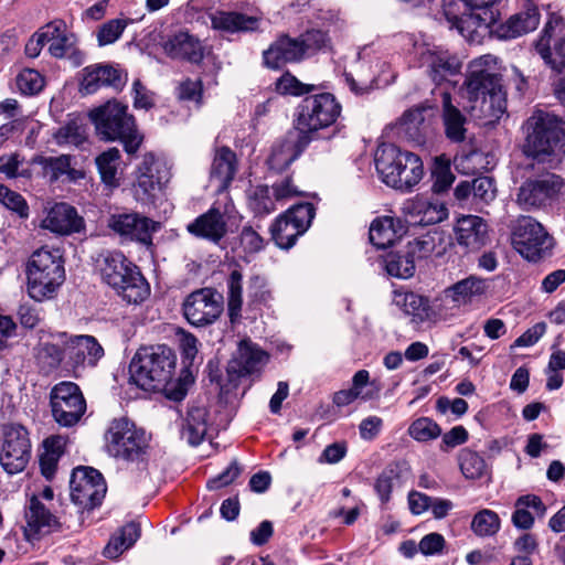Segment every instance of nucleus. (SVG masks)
<instances>
[{
  "label": "nucleus",
  "instance_id": "56",
  "mask_svg": "<svg viewBox=\"0 0 565 565\" xmlns=\"http://www.w3.org/2000/svg\"><path fill=\"white\" fill-rule=\"evenodd\" d=\"M431 177L434 179L433 191L435 193H443L447 191L455 181L450 163L441 158L435 159Z\"/></svg>",
  "mask_w": 565,
  "mask_h": 565
},
{
  "label": "nucleus",
  "instance_id": "47",
  "mask_svg": "<svg viewBox=\"0 0 565 565\" xmlns=\"http://www.w3.org/2000/svg\"><path fill=\"white\" fill-rule=\"evenodd\" d=\"M301 150L296 140L289 138L282 140L273 148L268 158L269 168L275 171H282L297 159Z\"/></svg>",
  "mask_w": 565,
  "mask_h": 565
},
{
  "label": "nucleus",
  "instance_id": "28",
  "mask_svg": "<svg viewBox=\"0 0 565 565\" xmlns=\"http://www.w3.org/2000/svg\"><path fill=\"white\" fill-rule=\"evenodd\" d=\"M41 226L56 234L70 235L78 233L84 227V221L72 205L56 203L50 209Z\"/></svg>",
  "mask_w": 565,
  "mask_h": 565
},
{
  "label": "nucleus",
  "instance_id": "64",
  "mask_svg": "<svg viewBox=\"0 0 565 565\" xmlns=\"http://www.w3.org/2000/svg\"><path fill=\"white\" fill-rule=\"evenodd\" d=\"M248 296L253 301L264 305L273 300L271 291L267 288L265 279L259 276H255L250 279Z\"/></svg>",
  "mask_w": 565,
  "mask_h": 565
},
{
  "label": "nucleus",
  "instance_id": "36",
  "mask_svg": "<svg viewBox=\"0 0 565 565\" xmlns=\"http://www.w3.org/2000/svg\"><path fill=\"white\" fill-rule=\"evenodd\" d=\"M425 108L417 106L406 110L398 122V132L408 140L422 145L427 135V125L424 117Z\"/></svg>",
  "mask_w": 565,
  "mask_h": 565
},
{
  "label": "nucleus",
  "instance_id": "17",
  "mask_svg": "<svg viewBox=\"0 0 565 565\" xmlns=\"http://www.w3.org/2000/svg\"><path fill=\"white\" fill-rule=\"evenodd\" d=\"M315 216L311 203L297 204L280 215L271 226L275 243L280 248H290L296 239L302 235Z\"/></svg>",
  "mask_w": 565,
  "mask_h": 565
},
{
  "label": "nucleus",
  "instance_id": "60",
  "mask_svg": "<svg viewBox=\"0 0 565 565\" xmlns=\"http://www.w3.org/2000/svg\"><path fill=\"white\" fill-rule=\"evenodd\" d=\"M17 86L25 95H34L44 87V77L35 70H23L17 77Z\"/></svg>",
  "mask_w": 565,
  "mask_h": 565
},
{
  "label": "nucleus",
  "instance_id": "11",
  "mask_svg": "<svg viewBox=\"0 0 565 565\" xmlns=\"http://www.w3.org/2000/svg\"><path fill=\"white\" fill-rule=\"evenodd\" d=\"M443 17L449 29H456L469 43L480 44L490 32V26L497 22L495 15L490 13L459 14V2L456 0L444 1Z\"/></svg>",
  "mask_w": 565,
  "mask_h": 565
},
{
  "label": "nucleus",
  "instance_id": "57",
  "mask_svg": "<svg viewBox=\"0 0 565 565\" xmlns=\"http://www.w3.org/2000/svg\"><path fill=\"white\" fill-rule=\"evenodd\" d=\"M436 238L437 233H427L413 239L407 245L408 254L415 262L428 258L436 249Z\"/></svg>",
  "mask_w": 565,
  "mask_h": 565
},
{
  "label": "nucleus",
  "instance_id": "20",
  "mask_svg": "<svg viewBox=\"0 0 565 565\" xmlns=\"http://www.w3.org/2000/svg\"><path fill=\"white\" fill-rule=\"evenodd\" d=\"M168 181V172L163 164L152 153L143 156L139 166V175L135 185V193L139 201H148L161 191Z\"/></svg>",
  "mask_w": 565,
  "mask_h": 565
},
{
  "label": "nucleus",
  "instance_id": "19",
  "mask_svg": "<svg viewBox=\"0 0 565 565\" xmlns=\"http://www.w3.org/2000/svg\"><path fill=\"white\" fill-rule=\"evenodd\" d=\"M108 227L126 241L150 246L160 224L139 213H117L108 218Z\"/></svg>",
  "mask_w": 565,
  "mask_h": 565
},
{
  "label": "nucleus",
  "instance_id": "1",
  "mask_svg": "<svg viewBox=\"0 0 565 565\" xmlns=\"http://www.w3.org/2000/svg\"><path fill=\"white\" fill-rule=\"evenodd\" d=\"M177 355L164 344L141 348L130 363L132 382L143 391L162 392L173 401L184 398L186 391L174 382Z\"/></svg>",
  "mask_w": 565,
  "mask_h": 565
},
{
  "label": "nucleus",
  "instance_id": "5",
  "mask_svg": "<svg viewBox=\"0 0 565 565\" xmlns=\"http://www.w3.org/2000/svg\"><path fill=\"white\" fill-rule=\"evenodd\" d=\"M97 135L106 141L119 140L128 153H135L142 141L128 107L117 100H108L89 111Z\"/></svg>",
  "mask_w": 565,
  "mask_h": 565
},
{
  "label": "nucleus",
  "instance_id": "46",
  "mask_svg": "<svg viewBox=\"0 0 565 565\" xmlns=\"http://www.w3.org/2000/svg\"><path fill=\"white\" fill-rule=\"evenodd\" d=\"M120 151L109 148L102 152L95 160L102 181L110 188L119 185L118 168L120 166Z\"/></svg>",
  "mask_w": 565,
  "mask_h": 565
},
{
  "label": "nucleus",
  "instance_id": "62",
  "mask_svg": "<svg viewBox=\"0 0 565 565\" xmlns=\"http://www.w3.org/2000/svg\"><path fill=\"white\" fill-rule=\"evenodd\" d=\"M177 334L179 337V348L183 363L191 365L198 354V339L183 330H180Z\"/></svg>",
  "mask_w": 565,
  "mask_h": 565
},
{
  "label": "nucleus",
  "instance_id": "10",
  "mask_svg": "<svg viewBox=\"0 0 565 565\" xmlns=\"http://www.w3.org/2000/svg\"><path fill=\"white\" fill-rule=\"evenodd\" d=\"M513 248L526 260L539 262L551 254L553 238L544 227L531 216L520 217L511 235Z\"/></svg>",
  "mask_w": 565,
  "mask_h": 565
},
{
  "label": "nucleus",
  "instance_id": "15",
  "mask_svg": "<svg viewBox=\"0 0 565 565\" xmlns=\"http://www.w3.org/2000/svg\"><path fill=\"white\" fill-rule=\"evenodd\" d=\"M71 499L83 510H93L105 498L107 487L103 475L92 467H77L71 480Z\"/></svg>",
  "mask_w": 565,
  "mask_h": 565
},
{
  "label": "nucleus",
  "instance_id": "50",
  "mask_svg": "<svg viewBox=\"0 0 565 565\" xmlns=\"http://www.w3.org/2000/svg\"><path fill=\"white\" fill-rule=\"evenodd\" d=\"M396 303L404 310L405 313L417 318L423 321L429 317V300L413 291L399 294L395 298Z\"/></svg>",
  "mask_w": 565,
  "mask_h": 565
},
{
  "label": "nucleus",
  "instance_id": "26",
  "mask_svg": "<svg viewBox=\"0 0 565 565\" xmlns=\"http://www.w3.org/2000/svg\"><path fill=\"white\" fill-rule=\"evenodd\" d=\"M268 360V355L250 340H242L237 351L228 363L230 374L246 376L258 372Z\"/></svg>",
  "mask_w": 565,
  "mask_h": 565
},
{
  "label": "nucleus",
  "instance_id": "53",
  "mask_svg": "<svg viewBox=\"0 0 565 565\" xmlns=\"http://www.w3.org/2000/svg\"><path fill=\"white\" fill-rule=\"evenodd\" d=\"M386 271L390 276L407 279L415 274V260L406 252L403 255H388L386 258Z\"/></svg>",
  "mask_w": 565,
  "mask_h": 565
},
{
  "label": "nucleus",
  "instance_id": "51",
  "mask_svg": "<svg viewBox=\"0 0 565 565\" xmlns=\"http://www.w3.org/2000/svg\"><path fill=\"white\" fill-rule=\"evenodd\" d=\"M499 515L489 509H483L475 514L471 521V530L478 536H492L500 530Z\"/></svg>",
  "mask_w": 565,
  "mask_h": 565
},
{
  "label": "nucleus",
  "instance_id": "49",
  "mask_svg": "<svg viewBox=\"0 0 565 565\" xmlns=\"http://www.w3.org/2000/svg\"><path fill=\"white\" fill-rule=\"evenodd\" d=\"M247 202L255 214L266 215L275 211L277 201L267 185H256L247 191Z\"/></svg>",
  "mask_w": 565,
  "mask_h": 565
},
{
  "label": "nucleus",
  "instance_id": "43",
  "mask_svg": "<svg viewBox=\"0 0 565 565\" xmlns=\"http://www.w3.org/2000/svg\"><path fill=\"white\" fill-rule=\"evenodd\" d=\"M60 147H79L87 140L86 126L79 118H71L52 135Z\"/></svg>",
  "mask_w": 565,
  "mask_h": 565
},
{
  "label": "nucleus",
  "instance_id": "63",
  "mask_svg": "<svg viewBox=\"0 0 565 565\" xmlns=\"http://www.w3.org/2000/svg\"><path fill=\"white\" fill-rule=\"evenodd\" d=\"M472 195L483 202H490L495 198V188L492 179L480 177L472 181Z\"/></svg>",
  "mask_w": 565,
  "mask_h": 565
},
{
  "label": "nucleus",
  "instance_id": "41",
  "mask_svg": "<svg viewBox=\"0 0 565 565\" xmlns=\"http://www.w3.org/2000/svg\"><path fill=\"white\" fill-rule=\"evenodd\" d=\"M66 440L62 436H51L43 441V451L40 455V468L42 475L52 479L55 475L57 462L64 451Z\"/></svg>",
  "mask_w": 565,
  "mask_h": 565
},
{
  "label": "nucleus",
  "instance_id": "42",
  "mask_svg": "<svg viewBox=\"0 0 565 565\" xmlns=\"http://www.w3.org/2000/svg\"><path fill=\"white\" fill-rule=\"evenodd\" d=\"M212 26L227 32L252 31L257 28L256 18L237 12L218 11L211 15Z\"/></svg>",
  "mask_w": 565,
  "mask_h": 565
},
{
  "label": "nucleus",
  "instance_id": "37",
  "mask_svg": "<svg viewBox=\"0 0 565 565\" xmlns=\"http://www.w3.org/2000/svg\"><path fill=\"white\" fill-rule=\"evenodd\" d=\"M411 216L414 224L434 225L448 217V209L443 202L419 199L413 203Z\"/></svg>",
  "mask_w": 565,
  "mask_h": 565
},
{
  "label": "nucleus",
  "instance_id": "7",
  "mask_svg": "<svg viewBox=\"0 0 565 565\" xmlns=\"http://www.w3.org/2000/svg\"><path fill=\"white\" fill-rule=\"evenodd\" d=\"M461 96L466 100L463 109L480 125L487 126L498 121L505 111V94L502 84L465 82Z\"/></svg>",
  "mask_w": 565,
  "mask_h": 565
},
{
  "label": "nucleus",
  "instance_id": "22",
  "mask_svg": "<svg viewBox=\"0 0 565 565\" xmlns=\"http://www.w3.org/2000/svg\"><path fill=\"white\" fill-rule=\"evenodd\" d=\"M127 76L110 65L95 64L83 68L79 90L85 95L96 93L102 87L121 89Z\"/></svg>",
  "mask_w": 565,
  "mask_h": 565
},
{
  "label": "nucleus",
  "instance_id": "27",
  "mask_svg": "<svg viewBox=\"0 0 565 565\" xmlns=\"http://www.w3.org/2000/svg\"><path fill=\"white\" fill-rule=\"evenodd\" d=\"M186 231L198 237L217 244L227 234L225 215L215 207L198 216L186 225Z\"/></svg>",
  "mask_w": 565,
  "mask_h": 565
},
{
  "label": "nucleus",
  "instance_id": "40",
  "mask_svg": "<svg viewBox=\"0 0 565 565\" xmlns=\"http://www.w3.org/2000/svg\"><path fill=\"white\" fill-rule=\"evenodd\" d=\"M498 57L492 54L482 55L470 63L469 73L465 82L484 83L488 85L501 84L500 76L495 73Z\"/></svg>",
  "mask_w": 565,
  "mask_h": 565
},
{
  "label": "nucleus",
  "instance_id": "59",
  "mask_svg": "<svg viewBox=\"0 0 565 565\" xmlns=\"http://www.w3.org/2000/svg\"><path fill=\"white\" fill-rule=\"evenodd\" d=\"M0 203L15 212L21 218L29 217V205L24 198L0 183Z\"/></svg>",
  "mask_w": 565,
  "mask_h": 565
},
{
  "label": "nucleus",
  "instance_id": "14",
  "mask_svg": "<svg viewBox=\"0 0 565 565\" xmlns=\"http://www.w3.org/2000/svg\"><path fill=\"white\" fill-rule=\"evenodd\" d=\"M50 403L55 422L64 427L77 424L86 411L85 398L73 382L56 384L51 391Z\"/></svg>",
  "mask_w": 565,
  "mask_h": 565
},
{
  "label": "nucleus",
  "instance_id": "32",
  "mask_svg": "<svg viewBox=\"0 0 565 565\" xmlns=\"http://www.w3.org/2000/svg\"><path fill=\"white\" fill-rule=\"evenodd\" d=\"M540 18L539 8L533 3H527L523 11L511 15L504 23L499 25L497 29L498 36L501 39H514L534 31L540 23Z\"/></svg>",
  "mask_w": 565,
  "mask_h": 565
},
{
  "label": "nucleus",
  "instance_id": "30",
  "mask_svg": "<svg viewBox=\"0 0 565 565\" xmlns=\"http://www.w3.org/2000/svg\"><path fill=\"white\" fill-rule=\"evenodd\" d=\"M420 61L430 78L437 84L446 81L448 76L458 74L461 68L459 60L447 51L426 50L422 53Z\"/></svg>",
  "mask_w": 565,
  "mask_h": 565
},
{
  "label": "nucleus",
  "instance_id": "4",
  "mask_svg": "<svg viewBox=\"0 0 565 565\" xmlns=\"http://www.w3.org/2000/svg\"><path fill=\"white\" fill-rule=\"evenodd\" d=\"M374 160L381 180L397 190H412L424 175L422 159L392 143L381 145Z\"/></svg>",
  "mask_w": 565,
  "mask_h": 565
},
{
  "label": "nucleus",
  "instance_id": "39",
  "mask_svg": "<svg viewBox=\"0 0 565 565\" xmlns=\"http://www.w3.org/2000/svg\"><path fill=\"white\" fill-rule=\"evenodd\" d=\"M487 280L477 276H469L445 290L446 297L457 303H467L473 297L481 296L487 291Z\"/></svg>",
  "mask_w": 565,
  "mask_h": 565
},
{
  "label": "nucleus",
  "instance_id": "2",
  "mask_svg": "<svg viewBox=\"0 0 565 565\" xmlns=\"http://www.w3.org/2000/svg\"><path fill=\"white\" fill-rule=\"evenodd\" d=\"M26 288L29 296L43 301L55 296L65 280L62 252L46 246L35 249L25 265Z\"/></svg>",
  "mask_w": 565,
  "mask_h": 565
},
{
  "label": "nucleus",
  "instance_id": "34",
  "mask_svg": "<svg viewBox=\"0 0 565 565\" xmlns=\"http://www.w3.org/2000/svg\"><path fill=\"white\" fill-rule=\"evenodd\" d=\"M404 226L399 220L391 216L375 218L370 226V242L377 248H387L404 234Z\"/></svg>",
  "mask_w": 565,
  "mask_h": 565
},
{
  "label": "nucleus",
  "instance_id": "29",
  "mask_svg": "<svg viewBox=\"0 0 565 565\" xmlns=\"http://www.w3.org/2000/svg\"><path fill=\"white\" fill-rule=\"evenodd\" d=\"M440 97V116L446 137L452 142L465 141L468 120L459 108V103L448 92H441Z\"/></svg>",
  "mask_w": 565,
  "mask_h": 565
},
{
  "label": "nucleus",
  "instance_id": "55",
  "mask_svg": "<svg viewBox=\"0 0 565 565\" xmlns=\"http://www.w3.org/2000/svg\"><path fill=\"white\" fill-rule=\"evenodd\" d=\"M408 434L417 441H429L441 435V428L433 419L420 417L411 424Z\"/></svg>",
  "mask_w": 565,
  "mask_h": 565
},
{
  "label": "nucleus",
  "instance_id": "18",
  "mask_svg": "<svg viewBox=\"0 0 565 565\" xmlns=\"http://www.w3.org/2000/svg\"><path fill=\"white\" fill-rule=\"evenodd\" d=\"M224 298L212 288L191 292L183 302L185 319L195 327L212 324L223 312Z\"/></svg>",
  "mask_w": 565,
  "mask_h": 565
},
{
  "label": "nucleus",
  "instance_id": "16",
  "mask_svg": "<svg viewBox=\"0 0 565 565\" xmlns=\"http://www.w3.org/2000/svg\"><path fill=\"white\" fill-rule=\"evenodd\" d=\"M31 458V441L28 430L21 425H8L3 428L0 447V465L9 475L25 469Z\"/></svg>",
  "mask_w": 565,
  "mask_h": 565
},
{
  "label": "nucleus",
  "instance_id": "44",
  "mask_svg": "<svg viewBox=\"0 0 565 565\" xmlns=\"http://www.w3.org/2000/svg\"><path fill=\"white\" fill-rule=\"evenodd\" d=\"M140 537V526L136 522L125 524L118 534L113 536L104 550L109 558L118 557L124 551L131 547Z\"/></svg>",
  "mask_w": 565,
  "mask_h": 565
},
{
  "label": "nucleus",
  "instance_id": "3",
  "mask_svg": "<svg viewBox=\"0 0 565 565\" xmlns=\"http://www.w3.org/2000/svg\"><path fill=\"white\" fill-rule=\"evenodd\" d=\"M97 263L103 280L128 303L138 305L149 297V284L138 267L122 253H104Z\"/></svg>",
  "mask_w": 565,
  "mask_h": 565
},
{
  "label": "nucleus",
  "instance_id": "45",
  "mask_svg": "<svg viewBox=\"0 0 565 565\" xmlns=\"http://www.w3.org/2000/svg\"><path fill=\"white\" fill-rule=\"evenodd\" d=\"M206 430V411L200 407L191 409L182 428V438L191 446H198L204 439Z\"/></svg>",
  "mask_w": 565,
  "mask_h": 565
},
{
  "label": "nucleus",
  "instance_id": "12",
  "mask_svg": "<svg viewBox=\"0 0 565 565\" xmlns=\"http://www.w3.org/2000/svg\"><path fill=\"white\" fill-rule=\"evenodd\" d=\"M564 188L565 181L561 175L544 172L521 184L516 194V203L524 210L542 207L557 199Z\"/></svg>",
  "mask_w": 565,
  "mask_h": 565
},
{
  "label": "nucleus",
  "instance_id": "8",
  "mask_svg": "<svg viewBox=\"0 0 565 565\" xmlns=\"http://www.w3.org/2000/svg\"><path fill=\"white\" fill-rule=\"evenodd\" d=\"M526 130L524 152L540 161H544L565 145V130L551 114L539 111L531 116L526 121Z\"/></svg>",
  "mask_w": 565,
  "mask_h": 565
},
{
  "label": "nucleus",
  "instance_id": "13",
  "mask_svg": "<svg viewBox=\"0 0 565 565\" xmlns=\"http://www.w3.org/2000/svg\"><path fill=\"white\" fill-rule=\"evenodd\" d=\"M340 115V105L329 93L307 97L299 110L297 127L301 134L332 125Z\"/></svg>",
  "mask_w": 565,
  "mask_h": 565
},
{
  "label": "nucleus",
  "instance_id": "9",
  "mask_svg": "<svg viewBox=\"0 0 565 565\" xmlns=\"http://www.w3.org/2000/svg\"><path fill=\"white\" fill-rule=\"evenodd\" d=\"M324 43V34L310 31L298 38L280 35L266 51L264 63L267 67L279 68L287 63H296L310 56Z\"/></svg>",
  "mask_w": 565,
  "mask_h": 565
},
{
  "label": "nucleus",
  "instance_id": "6",
  "mask_svg": "<svg viewBox=\"0 0 565 565\" xmlns=\"http://www.w3.org/2000/svg\"><path fill=\"white\" fill-rule=\"evenodd\" d=\"M107 451L126 461L147 468L149 436L126 417L115 418L105 433Z\"/></svg>",
  "mask_w": 565,
  "mask_h": 565
},
{
  "label": "nucleus",
  "instance_id": "25",
  "mask_svg": "<svg viewBox=\"0 0 565 565\" xmlns=\"http://www.w3.org/2000/svg\"><path fill=\"white\" fill-rule=\"evenodd\" d=\"M25 521L24 534L29 541L60 529L57 518L36 497L30 499L25 510Z\"/></svg>",
  "mask_w": 565,
  "mask_h": 565
},
{
  "label": "nucleus",
  "instance_id": "21",
  "mask_svg": "<svg viewBox=\"0 0 565 565\" xmlns=\"http://www.w3.org/2000/svg\"><path fill=\"white\" fill-rule=\"evenodd\" d=\"M455 239L468 252H477L489 242V225L478 215H460L454 225Z\"/></svg>",
  "mask_w": 565,
  "mask_h": 565
},
{
  "label": "nucleus",
  "instance_id": "23",
  "mask_svg": "<svg viewBox=\"0 0 565 565\" xmlns=\"http://www.w3.org/2000/svg\"><path fill=\"white\" fill-rule=\"evenodd\" d=\"M65 356L74 372L81 367L95 366L104 355V349L93 335H75L64 342Z\"/></svg>",
  "mask_w": 565,
  "mask_h": 565
},
{
  "label": "nucleus",
  "instance_id": "33",
  "mask_svg": "<svg viewBox=\"0 0 565 565\" xmlns=\"http://www.w3.org/2000/svg\"><path fill=\"white\" fill-rule=\"evenodd\" d=\"M236 154L227 147L216 150L210 172V180L217 191H224L236 173Z\"/></svg>",
  "mask_w": 565,
  "mask_h": 565
},
{
  "label": "nucleus",
  "instance_id": "35",
  "mask_svg": "<svg viewBox=\"0 0 565 565\" xmlns=\"http://www.w3.org/2000/svg\"><path fill=\"white\" fill-rule=\"evenodd\" d=\"M512 514V523L518 529L529 530L534 524V516L542 518L546 513V505L535 494H525L516 499Z\"/></svg>",
  "mask_w": 565,
  "mask_h": 565
},
{
  "label": "nucleus",
  "instance_id": "54",
  "mask_svg": "<svg viewBox=\"0 0 565 565\" xmlns=\"http://www.w3.org/2000/svg\"><path fill=\"white\" fill-rule=\"evenodd\" d=\"M131 22L132 20L128 18H117L103 23L96 34L98 45L106 46L115 43Z\"/></svg>",
  "mask_w": 565,
  "mask_h": 565
},
{
  "label": "nucleus",
  "instance_id": "38",
  "mask_svg": "<svg viewBox=\"0 0 565 565\" xmlns=\"http://www.w3.org/2000/svg\"><path fill=\"white\" fill-rule=\"evenodd\" d=\"M44 174L52 182L57 181L62 177H66L68 181H77L85 177L84 171L72 167V157L70 154H61L58 157H45L40 160Z\"/></svg>",
  "mask_w": 565,
  "mask_h": 565
},
{
  "label": "nucleus",
  "instance_id": "52",
  "mask_svg": "<svg viewBox=\"0 0 565 565\" xmlns=\"http://www.w3.org/2000/svg\"><path fill=\"white\" fill-rule=\"evenodd\" d=\"M459 467L467 479L476 480L486 472L484 459L470 449H462L458 456Z\"/></svg>",
  "mask_w": 565,
  "mask_h": 565
},
{
  "label": "nucleus",
  "instance_id": "31",
  "mask_svg": "<svg viewBox=\"0 0 565 565\" xmlns=\"http://www.w3.org/2000/svg\"><path fill=\"white\" fill-rule=\"evenodd\" d=\"M163 50L171 58L200 63L204 56V47L199 39L188 32H179L163 43Z\"/></svg>",
  "mask_w": 565,
  "mask_h": 565
},
{
  "label": "nucleus",
  "instance_id": "24",
  "mask_svg": "<svg viewBox=\"0 0 565 565\" xmlns=\"http://www.w3.org/2000/svg\"><path fill=\"white\" fill-rule=\"evenodd\" d=\"M44 38L49 45V52L56 58H62L67 54H72L76 63H82L83 54L76 49L77 39L72 33L63 20H53L42 26Z\"/></svg>",
  "mask_w": 565,
  "mask_h": 565
},
{
  "label": "nucleus",
  "instance_id": "48",
  "mask_svg": "<svg viewBox=\"0 0 565 565\" xmlns=\"http://www.w3.org/2000/svg\"><path fill=\"white\" fill-rule=\"evenodd\" d=\"M227 285V311L232 322L241 318L243 305V276L239 270H233L226 281Z\"/></svg>",
  "mask_w": 565,
  "mask_h": 565
},
{
  "label": "nucleus",
  "instance_id": "58",
  "mask_svg": "<svg viewBox=\"0 0 565 565\" xmlns=\"http://www.w3.org/2000/svg\"><path fill=\"white\" fill-rule=\"evenodd\" d=\"M275 88L281 95L301 96L311 92L313 86L301 83L291 73L286 72L276 81Z\"/></svg>",
  "mask_w": 565,
  "mask_h": 565
},
{
  "label": "nucleus",
  "instance_id": "61",
  "mask_svg": "<svg viewBox=\"0 0 565 565\" xmlns=\"http://www.w3.org/2000/svg\"><path fill=\"white\" fill-rule=\"evenodd\" d=\"M64 356V349L62 350L54 343H43L38 353L39 361L50 370L56 369L63 361Z\"/></svg>",
  "mask_w": 565,
  "mask_h": 565
}]
</instances>
